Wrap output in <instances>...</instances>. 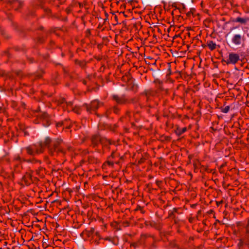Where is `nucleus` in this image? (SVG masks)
<instances>
[{
	"instance_id": "nucleus-3",
	"label": "nucleus",
	"mask_w": 249,
	"mask_h": 249,
	"mask_svg": "<svg viewBox=\"0 0 249 249\" xmlns=\"http://www.w3.org/2000/svg\"><path fill=\"white\" fill-rule=\"evenodd\" d=\"M113 99L118 104H125L128 103L127 99L124 96H119L114 95L113 96Z\"/></svg>"
},
{
	"instance_id": "nucleus-14",
	"label": "nucleus",
	"mask_w": 249,
	"mask_h": 249,
	"mask_svg": "<svg viewBox=\"0 0 249 249\" xmlns=\"http://www.w3.org/2000/svg\"><path fill=\"white\" fill-rule=\"evenodd\" d=\"M63 123H64L63 122H59V123H57L56 127H58L62 126V125H63Z\"/></svg>"
},
{
	"instance_id": "nucleus-9",
	"label": "nucleus",
	"mask_w": 249,
	"mask_h": 249,
	"mask_svg": "<svg viewBox=\"0 0 249 249\" xmlns=\"http://www.w3.org/2000/svg\"><path fill=\"white\" fill-rule=\"evenodd\" d=\"M100 140V138L99 136H95L92 139V142L94 144H97L98 142Z\"/></svg>"
},
{
	"instance_id": "nucleus-2",
	"label": "nucleus",
	"mask_w": 249,
	"mask_h": 249,
	"mask_svg": "<svg viewBox=\"0 0 249 249\" xmlns=\"http://www.w3.org/2000/svg\"><path fill=\"white\" fill-rule=\"evenodd\" d=\"M239 60V54L235 53H230L227 64H235Z\"/></svg>"
},
{
	"instance_id": "nucleus-13",
	"label": "nucleus",
	"mask_w": 249,
	"mask_h": 249,
	"mask_svg": "<svg viewBox=\"0 0 249 249\" xmlns=\"http://www.w3.org/2000/svg\"><path fill=\"white\" fill-rule=\"evenodd\" d=\"M186 127H183V128H182L180 130V132H179V134H183V133H184L185 132H186Z\"/></svg>"
},
{
	"instance_id": "nucleus-1",
	"label": "nucleus",
	"mask_w": 249,
	"mask_h": 249,
	"mask_svg": "<svg viewBox=\"0 0 249 249\" xmlns=\"http://www.w3.org/2000/svg\"><path fill=\"white\" fill-rule=\"evenodd\" d=\"M64 143L61 140H56L53 142L49 137H47L44 142L29 145L25 148L28 155L35 156L42 153L45 147H47L49 154L52 156L58 154H64L65 151L62 147Z\"/></svg>"
},
{
	"instance_id": "nucleus-16",
	"label": "nucleus",
	"mask_w": 249,
	"mask_h": 249,
	"mask_svg": "<svg viewBox=\"0 0 249 249\" xmlns=\"http://www.w3.org/2000/svg\"><path fill=\"white\" fill-rule=\"evenodd\" d=\"M15 160L17 161H20L21 158L19 156H18L15 158Z\"/></svg>"
},
{
	"instance_id": "nucleus-21",
	"label": "nucleus",
	"mask_w": 249,
	"mask_h": 249,
	"mask_svg": "<svg viewBox=\"0 0 249 249\" xmlns=\"http://www.w3.org/2000/svg\"><path fill=\"white\" fill-rule=\"evenodd\" d=\"M87 110H88V111H89V107H87Z\"/></svg>"
},
{
	"instance_id": "nucleus-17",
	"label": "nucleus",
	"mask_w": 249,
	"mask_h": 249,
	"mask_svg": "<svg viewBox=\"0 0 249 249\" xmlns=\"http://www.w3.org/2000/svg\"><path fill=\"white\" fill-rule=\"evenodd\" d=\"M107 163H108V165H111V166L113 165V164H114L113 162V161H107Z\"/></svg>"
},
{
	"instance_id": "nucleus-10",
	"label": "nucleus",
	"mask_w": 249,
	"mask_h": 249,
	"mask_svg": "<svg viewBox=\"0 0 249 249\" xmlns=\"http://www.w3.org/2000/svg\"><path fill=\"white\" fill-rule=\"evenodd\" d=\"M229 110H230V107L229 106H227L225 107L222 108L221 111L223 113H227L229 112Z\"/></svg>"
},
{
	"instance_id": "nucleus-22",
	"label": "nucleus",
	"mask_w": 249,
	"mask_h": 249,
	"mask_svg": "<svg viewBox=\"0 0 249 249\" xmlns=\"http://www.w3.org/2000/svg\"><path fill=\"white\" fill-rule=\"evenodd\" d=\"M127 116H128V117H129V114H127Z\"/></svg>"
},
{
	"instance_id": "nucleus-6",
	"label": "nucleus",
	"mask_w": 249,
	"mask_h": 249,
	"mask_svg": "<svg viewBox=\"0 0 249 249\" xmlns=\"http://www.w3.org/2000/svg\"><path fill=\"white\" fill-rule=\"evenodd\" d=\"M101 104L98 100H94L92 101L90 103V109H97L100 106Z\"/></svg>"
},
{
	"instance_id": "nucleus-19",
	"label": "nucleus",
	"mask_w": 249,
	"mask_h": 249,
	"mask_svg": "<svg viewBox=\"0 0 249 249\" xmlns=\"http://www.w3.org/2000/svg\"><path fill=\"white\" fill-rule=\"evenodd\" d=\"M62 100H63V101L61 103V104H64L65 103V99H63Z\"/></svg>"
},
{
	"instance_id": "nucleus-11",
	"label": "nucleus",
	"mask_w": 249,
	"mask_h": 249,
	"mask_svg": "<svg viewBox=\"0 0 249 249\" xmlns=\"http://www.w3.org/2000/svg\"><path fill=\"white\" fill-rule=\"evenodd\" d=\"M246 233L247 236L249 237V219L248 221V224L246 227Z\"/></svg>"
},
{
	"instance_id": "nucleus-7",
	"label": "nucleus",
	"mask_w": 249,
	"mask_h": 249,
	"mask_svg": "<svg viewBox=\"0 0 249 249\" xmlns=\"http://www.w3.org/2000/svg\"><path fill=\"white\" fill-rule=\"evenodd\" d=\"M207 45L209 48V49L211 51H213L215 49L216 47V44L213 41L209 40L207 42Z\"/></svg>"
},
{
	"instance_id": "nucleus-5",
	"label": "nucleus",
	"mask_w": 249,
	"mask_h": 249,
	"mask_svg": "<svg viewBox=\"0 0 249 249\" xmlns=\"http://www.w3.org/2000/svg\"><path fill=\"white\" fill-rule=\"evenodd\" d=\"M242 36L238 34L235 35L232 38V43L236 45H240L242 43Z\"/></svg>"
},
{
	"instance_id": "nucleus-12",
	"label": "nucleus",
	"mask_w": 249,
	"mask_h": 249,
	"mask_svg": "<svg viewBox=\"0 0 249 249\" xmlns=\"http://www.w3.org/2000/svg\"><path fill=\"white\" fill-rule=\"evenodd\" d=\"M93 233L92 230H91L90 231H86L85 232H84V234H86L89 237Z\"/></svg>"
},
{
	"instance_id": "nucleus-20",
	"label": "nucleus",
	"mask_w": 249,
	"mask_h": 249,
	"mask_svg": "<svg viewBox=\"0 0 249 249\" xmlns=\"http://www.w3.org/2000/svg\"><path fill=\"white\" fill-rule=\"evenodd\" d=\"M26 176H27V177H29V178H31L30 175L29 174H27V175H26Z\"/></svg>"
},
{
	"instance_id": "nucleus-15",
	"label": "nucleus",
	"mask_w": 249,
	"mask_h": 249,
	"mask_svg": "<svg viewBox=\"0 0 249 249\" xmlns=\"http://www.w3.org/2000/svg\"><path fill=\"white\" fill-rule=\"evenodd\" d=\"M48 114H47V113H43V114H42V118H43V119H47V117H48Z\"/></svg>"
},
{
	"instance_id": "nucleus-18",
	"label": "nucleus",
	"mask_w": 249,
	"mask_h": 249,
	"mask_svg": "<svg viewBox=\"0 0 249 249\" xmlns=\"http://www.w3.org/2000/svg\"><path fill=\"white\" fill-rule=\"evenodd\" d=\"M17 3H18V4H19V5H21V2H19V1H17V2H15V4H17Z\"/></svg>"
},
{
	"instance_id": "nucleus-8",
	"label": "nucleus",
	"mask_w": 249,
	"mask_h": 249,
	"mask_svg": "<svg viewBox=\"0 0 249 249\" xmlns=\"http://www.w3.org/2000/svg\"><path fill=\"white\" fill-rule=\"evenodd\" d=\"M248 20H249V18H244L240 17H238L235 19V21L244 24L246 23Z\"/></svg>"
},
{
	"instance_id": "nucleus-4",
	"label": "nucleus",
	"mask_w": 249,
	"mask_h": 249,
	"mask_svg": "<svg viewBox=\"0 0 249 249\" xmlns=\"http://www.w3.org/2000/svg\"><path fill=\"white\" fill-rule=\"evenodd\" d=\"M65 104L66 105L68 111L72 110L77 114H80L81 113V108L79 107L75 106L73 107L72 104L70 102H66Z\"/></svg>"
}]
</instances>
